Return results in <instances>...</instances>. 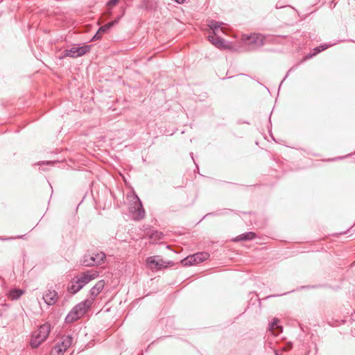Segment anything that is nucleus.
I'll return each mask as SVG.
<instances>
[{
    "mask_svg": "<svg viewBox=\"0 0 355 355\" xmlns=\"http://www.w3.org/2000/svg\"><path fill=\"white\" fill-rule=\"evenodd\" d=\"M292 291H291V292H292ZM289 293H291V291H289V292H286V293H283V294L270 295L267 296L265 299H268V298H270V297H275L282 296V295H286V294Z\"/></svg>",
    "mask_w": 355,
    "mask_h": 355,
    "instance_id": "aec40b11",
    "label": "nucleus"
},
{
    "mask_svg": "<svg viewBox=\"0 0 355 355\" xmlns=\"http://www.w3.org/2000/svg\"><path fill=\"white\" fill-rule=\"evenodd\" d=\"M208 40L214 44L215 46L219 49H226L227 45L225 44V41L223 38L220 37H215L214 35H209L207 37Z\"/></svg>",
    "mask_w": 355,
    "mask_h": 355,
    "instance_id": "f8f14e48",
    "label": "nucleus"
},
{
    "mask_svg": "<svg viewBox=\"0 0 355 355\" xmlns=\"http://www.w3.org/2000/svg\"><path fill=\"white\" fill-rule=\"evenodd\" d=\"M56 162H51V161H47L46 162H43L42 164H53L55 163Z\"/></svg>",
    "mask_w": 355,
    "mask_h": 355,
    "instance_id": "b1692460",
    "label": "nucleus"
},
{
    "mask_svg": "<svg viewBox=\"0 0 355 355\" xmlns=\"http://www.w3.org/2000/svg\"><path fill=\"white\" fill-rule=\"evenodd\" d=\"M58 293L55 290H48L43 295V299L48 305H53L58 301Z\"/></svg>",
    "mask_w": 355,
    "mask_h": 355,
    "instance_id": "9d476101",
    "label": "nucleus"
},
{
    "mask_svg": "<svg viewBox=\"0 0 355 355\" xmlns=\"http://www.w3.org/2000/svg\"><path fill=\"white\" fill-rule=\"evenodd\" d=\"M23 294L22 290L15 288L10 291L9 297L11 300H15L19 299Z\"/></svg>",
    "mask_w": 355,
    "mask_h": 355,
    "instance_id": "a211bd4d",
    "label": "nucleus"
},
{
    "mask_svg": "<svg viewBox=\"0 0 355 355\" xmlns=\"http://www.w3.org/2000/svg\"><path fill=\"white\" fill-rule=\"evenodd\" d=\"M105 286L104 280L98 281L91 289H90V295L91 298L94 300V298L100 293V292L103 289Z\"/></svg>",
    "mask_w": 355,
    "mask_h": 355,
    "instance_id": "ddd939ff",
    "label": "nucleus"
},
{
    "mask_svg": "<svg viewBox=\"0 0 355 355\" xmlns=\"http://www.w3.org/2000/svg\"><path fill=\"white\" fill-rule=\"evenodd\" d=\"M209 257V254L206 252L196 253L193 255L188 256L182 260V264L184 266H191L200 263Z\"/></svg>",
    "mask_w": 355,
    "mask_h": 355,
    "instance_id": "423d86ee",
    "label": "nucleus"
},
{
    "mask_svg": "<svg viewBox=\"0 0 355 355\" xmlns=\"http://www.w3.org/2000/svg\"><path fill=\"white\" fill-rule=\"evenodd\" d=\"M105 254L104 252H98L90 254L85 255L80 261L81 265L83 266L91 267L102 264L105 259Z\"/></svg>",
    "mask_w": 355,
    "mask_h": 355,
    "instance_id": "20e7f679",
    "label": "nucleus"
},
{
    "mask_svg": "<svg viewBox=\"0 0 355 355\" xmlns=\"http://www.w3.org/2000/svg\"><path fill=\"white\" fill-rule=\"evenodd\" d=\"M92 303L93 299H86L76 305L66 316L65 322L71 323L79 319L88 311Z\"/></svg>",
    "mask_w": 355,
    "mask_h": 355,
    "instance_id": "f257e3e1",
    "label": "nucleus"
},
{
    "mask_svg": "<svg viewBox=\"0 0 355 355\" xmlns=\"http://www.w3.org/2000/svg\"><path fill=\"white\" fill-rule=\"evenodd\" d=\"M134 200V206L132 207L134 210L132 211V218L135 220H140L145 217L146 212L137 195L135 194Z\"/></svg>",
    "mask_w": 355,
    "mask_h": 355,
    "instance_id": "0eeeda50",
    "label": "nucleus"
},
{
    "mask_svg": "<svg viewBox=\"0 0 355 355\" xmlns=\"http://www.w3.org/2000/svg\"><path fill=\"white\" fill-rule=\"evenodd\" d=\"M282 6H280V4L277 3V5H276V8H282Z\"/></svg>",
    "mask_w": 355,
    "mask_h": 355,
    "instance_id": "bb28decb",
    "label": "nucleus"
},
{
    "mask_svg": "<svg viewBox=\"0 0 355 355\" xmlns=\"http://www.w3.org/2000/svg\"><path fill=\"white\" fill-rule=\"evenodd\" d=\"M256 236L255 233L252 232H248L243 234H241L234 239V241L239 242L241 241H250L254 239Z\"/></svg>",
    "mask_w": 355,
    "mask_h": 355,
    "instance_id": "2eb2a0df",
    "label": "nucleus"
},
{
    "mask_svg": "<svg viewBox=\"0 0 355 355\" xmlns=\"http://www.w3.org/2000/svg\"><path fill=\"white\" fill-rule=\"evenodd\" d=\"M147 263L149 265L150 268H153V266H154V268L157 270L162 269V268L165 267L164 261L157 256L148 257L147 259Z\"/></svg>",
    "mask_w": 355,
    "mask_h": 355,
    "instance_id": "9b49d317",
    "label": "nucleus"
},
{
    "mask_svg": "<svg viewBox=\"0 0 355 355\" xmlns=\"http://www.w3.org/2000/svg\"><path fill=\"white\" fill-rule=\"evenodd\" d=\"M98 276V272L97 271H87L86 272L83 273L80 277L77 278V280L79 282V284L82 285L83 287L85 284H88L92 279H94Z\"/></svg>",
    "mask_w": 355,
    "mask_h": 355,
    "instance_id": "1a4fd4ad",
    "label": "nucleus"
},
{
    "mask_svg": "<svg viewBox=\"0 0 355 355\" xmlns=\"http://www.w3.org/2000/svg\"><path fill=\"white\" fill-rule=\"evenodd\" d=\"M51 331V325L49 323L46 322L41 325L39 329L35 331L31 339L30 345L33 348H37L39 345L44 341Z\"/></svg>",
    "mask_w": 355,
    "mask_h": 355,
    "instance_id": "f03ea898",
    "label": "nucleus"
},
{
    "mask_svg": "<svg viewBox=\"0 0 355 355\" xmlns=\"http://www.w3.org/2000/svg\"><path fill=\"white\" fill-rule=\"evenodd\" d=\"M279 320L274 318L272 321L269 324V329L275 335H278L282 332L283 328L282 326L278 324Z\"/></svg>",
    "mask_w": 355,
    "mask_h": 355,
    "instance_id": "4468645a",
    "label": "nucleus"
},
{
    "mask_svg": "<svg viewBox=\"0 0 355 355\" xmlns=\"http://www.w3.org/2000/svg\"><path fill=\"white\" fill-rule=\"evenodd\" d=\"M90 49L91 46L89 45H84L82 46H73L69 49H65L62 53L59 58L62 60L67 57H70L73 58H78L84 55L85 54L88 53L90 51Z\"/></svg>",
    "mask_w": 355,
    "mask_h": 355,
    "instance_id": "7ed1b4c3",
    "label": "nucleus"
},
{
    "mask_svg": "<svg viewBox=\"0 0 355 355\" xmlns=\"http://www.w3.org/2000/svg\"><path fill=\"white\" fill-rule=\"evenodd\" d=\"M2 0H0V1H1Z\"/></svg>",
    "mask_w": 355,
    "mask_h": 355,
    "instance_id": "c85d7f7f",
    "label": "nucleus"
},
{
    "mask_svg": "<svg viewBox=\"0 0 355 355\" xmlns=\"http://www.w3.org/2000/svg\"><path fill=\"white\" fill-rule=\"evenodd\" d=\"M326 49V48H322V49H320V47H316V48H315V49H314V51H315V54H316V53H318L320 52L321 51H322V50H324V49Z\"/></svg>",
    "mask_w": 355,
    "mask_h": 355,
    "instance_id": "4be33fe9",
    "label": "nucleus"
},
{
    "mask_svg": "<svg viewBox=\"0 0 355 355\" xmlns=\"http://www.w3.org/2000/svg\"><path fill=\"white\" fill-rule=\"evenodd\" d=\"M13 238L11 237V238H1L0 239L2 240V241H6V240H10V239H12Z\"/></svg>",
    "mask_w": 355,
    "mask_h": 355,
    "instance_id": "393cba45",
    "label": "nucleus"
},
{
    "mask_svg": "<svg viewBox=\"0 0 355 355\" xmlns=\"http://www.w3.org/2000/svg\"><path fill=\"white\" fill-rule=\"evenodd\" d=\"M282 6H280V4L277 3V5H276V8H282Z\"/></svg>",
    "mask_w": 355,
    "mask_h": 355,
    "instance_id": "a878e982",
    "label": "nucleus"
},
{
    "mask_svg": "<svg viewBox=\"0 0 355 355\" xmlns=\"http://www.w3.org/2000/svg\"><path fill=\"white\" fill-rule=\"evenodd\" d=\"M164 236V234L161 232H158L157 230H153L150 234V239H152L154 241H159L162 239Z\"/></svg>",
    "mask_w": 355,
    "mask_h": 355,
    "instance_id": "6ab92c4d",
    "label": "nucleus"
},
{
    "mask_svg": "<svg viewBox=\"0 0 355 355\" xmlns=\"http://www.w3.org/2000/svg\"><path fill=\"white\" fill-rule=\"evenodd\" d=\"M22 237H23V236H17L16 238L19 239V238H22Z\"/></svg>",
    "mask_w": 355,
    "mask_h": 355,
    "instance_id": "cd10ccee",
    "label": "nucleus"
},
{
    "mask_svg": "<svg viewBox=\"0 0 355 355\" xmlns=\"http://www.w3.org/2000/svg\"><path fill=\"white\" fill-rule=\"evenodd\" d=\"M222 22H219L215 20H209L208 21V26L211 30H212V33L214 35H216V31L219 28H220Z\"/></svg>",
    "mask_w": 355,
    "mask_h": 355,
    "instance_id": "f3484780",
    "label": "nucleus"
},
{
    "mask_svg": "<svg viewBox=\"0 0 355 355\" xmlns=\"http://www.w3.org/2000/svg\"><path fill=\"white\" fill-rule=\"evenodd\" d=\"M120 17H117L114 20L106 24L104 26H101L96 35L92 39V41L100 40L102 37L103 33H107L112 27L116 25L119 21Z\"/></svg>",
    "mask_w": 355,
    "mask_h": 355,
    "instance_id": "6e6552de",
    "label": "nucleus"
},
{
    "mask_svg": "<svg viewBox=\"0 0 355 355\" xmlns=\"http://www.w3.org/2000/svg\"><path fill=\"white\" fill-rule=\"evenodd\" d=\"M249 39H250V43H255V42H257V40H256V38H255V37H250Z\"/></svg>",
    "mask_w": 355,
    "mask_h": 355,
    "instance_id": "5701e85b",
    "label": "nucleus"
},
{
    "mask_svg": "<svg viewBox=\"0 0 355 355\" xmlns=\"http://www.w3.org/2000/svg\"><path fill=\"white\" fill-rule=\"evenodd\" d=\"M73 338L67 335L62 337V341L58 343L51 350V355H63L64 352L71 345Z\"/></svg>",
    "mask_w": 355,
    "mask_h": 355,
    "instance_id": "39448f33",
    "label": "nucleus"
},
{
    "mask_svg": "<svg viewBox=\"0 0 355 355\" xmlns=\"http://www.w3.org/2000/svg\"><path fill=\"white\" fill-rule=\"evenodd\" d=\"M119 0H109L107 5L108 6H114L116 5Z\"/></svg>",
    "mask_w": 355,
    "mask_h": 355,
    "instance_id": "412c9836",
    "label": "nucleus"
},
{
    "mask_svg": "<svg viewBox=\"0 0 355 355\" xmlns=\"http://www.w3.org/2000/svg\"><path fill=\"white\" fill-rule=\"evenodd\" d=\"M83 288L82 285L79 284V282L76 279L71 282V284L68 286V290L70 293L75 294L78 292Z\"/></svg>",
    "mask_w": 355,
    "mask_h": 355,
    "instance_id": "dca6fc26",
    "label": "nucleus"
}]
</instances>
